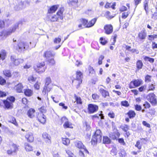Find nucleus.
Returning <instances> with one entry per match:
<instances>
[{"label": "nucleus", "instance_id": "nucleus-59", "mask_svg": "<svg viewBox=\"0 0 157 157\" xmlns=\"http://www.w3.org/2000/svg\"><path fill=\"white\" fill-rule=\"evenodd\" d=\"M135 109L138 111H140L142 109V108L140 105H135Z\"/></svg>", "mask_w": 157, "mask_h": 157}, {"label": "nucleus", "instance_id": "nucleus-17", "mask_svg": "<svg viewBox=\"0 0 157 157\" xmlns=\"http://www.w3.org/2000/svg\"><path fill=\"white\" fill-rule=\"evenodd\" d=\"M24 147L26 152H30L33 150V147L30 144L27 142L24 143Z\"/></svg>", "mask_w": 157, "mask_h": 157}, {"label": "nucleus", "instance_id": "nucleus-18", "mask_svg": "<svg viewBox=\"0 0 157 157\" xmlns=\"http://www.w3.org/2000/svg\"><path fill=\"white\" fill-rule=\"evenodd\" d=\"M82 76V74L81 71H77L76 81L78 82V83L79 84H80L82 82V80L81 79Z\"/></svg>", "mask_w": 157, "mask_h": 157}, {"label": "nucleus", "instance_id": "nucleus-25", "mask_svg": "<svg viewBox=\"0 0 157 157\" xmlns=\"http://www.w3.org/2000/svg\"><path fill=\"white\" fill-rule=\"evenodd\" d=\"M75 145L76 147L81 149L83 148H85V147L83 144L80 141H76L75 142Z\"/></svg>", "mask_w": 157, "mask_h": 157}, {"label": "nucleus", "instance_id": "nucleus-12", "mask_svg": "<svg viewBox=\"0 0 157 157\" xmlns=\"http://www.w3.org/2000/svg\"><path fill=\"white\" fill-rule=\"evenodd\" d=\"M98 109V106L92 104H89L88 105V110L89 113H93L97 111Z\"/></svg>", "mask_w": 157, "mask_h": 157}, {"label": "nucleus", "instance_id": "nucleus-27", "mask_svg": "<svg viewBox=\"0 0 157 157\" xmlns=\"http://www.w3.org/2000/svg\"><path fill=\"white\" fill-rule=\"evenodd\" d=\"M4 104L6 108L7 109L11 108L12 107V103L7 100L4 101Z\"/></svg>", "mask_w": 157, "mask_h": 157}, {"label": "nucleus", "instance_id": "nucleus-31", "mask_svg": "<svg viewBox=\"0 0 157 157\" xmlns=\"http://www.w3.org/2000/svg\"><path fill=\"white\" fill-rule=\"evenodd\" d=\"M102 111L100 112L99 113H97L92 116L93 118H97L98 119H104V116L103 114H102Z\"/></svg>", "mask_w": 157, "mask_h": 157}, {"label": "nucleus", "instance_id": "nucleus-8", "mask_svg": "<svg viewBox=\"0 0 157 157\" xmlns=\"http://www.w3.org/2000/svg\"><path fill=\"white\" fill-rule=\"evenodd\" d=\"M34 68L36 72L39 74L44 72L45 70L46 67L44 62L37 64L36 67H34Z\"/></svg>", "mask_w": 157, "mask_h": 157}, {"label": "nucleus", "instance_id": "nucleus-47", "mask_svg": "<svg viewBox=\"0 0 157 157\" xmlns=\"http://www.w3.org/2000/svg\"><path fill=\"white\" fill-rule=\"evenodd\" d=\"M75 98L77 104H82V102L81 99L80 97H78L76 95H75Z\"/></svg>", "mask_w": 157, "mask_h": 157}, {"label": "nucleus", "instance_id": "nucleus-40", "mask_svg": "<svg viewBox=\"0 0 157 157\" xmlns=\"http://www.w3.org/2000/svg\"><path fill=\"white\" fill-rule=\"evenodd\" d=\"M36 79V77H34L33 75L29 76L28 78V80L30 82H35Z\"/></svg>", "mask_w": 157, "mask_h": 157}, {"label": "nucleus", "instance_id": "nucleus-6", "mask_svg": "<svg viewBox=\"0 0 157 157\" xmlns=\"http://www.w3.org/2000/svg\"><path fill=\"white\" fill-rule=\"evenodd\" d=\"M45 85L42 91V93L44 95L46 94L47 93L49 92L52 89V88L49 86V85L51 82L50 78V77H47L45 78Z\"/></svg>", "mask_w": 157, "mask_h": 157}, {"label": "nucleus", "instance_id": "nucleus-43", "mask_svg": "<svg viewBox=\"0 0 157 157\" xmlns=\"http://www.w3.org/2000/svg\"><path fill=\"white\" fill-rule=\"evenodd\" d=\"M144 8L146 11V13L147 12V10L148 9V1L147 0H145L144 2Z\"/></svg>", "mask_w": 157, "mask_h": 157}, {"label": "nucleus", "instance_id": "nucleus-33", "mask_svg": "<svg viewBox=\"0 0 157 157\" xmlns=\"http://www.w3.org/2000/svg\"><path fill=\"white\" fill-rule=\"evenodd\" d=\"M78 2V0H68L67 3L70 6H74L76 5Z\"/></svg>", "mask_w": 157, "mask_h": 157}, {"label": "nucleus", "instance_id": "nucleus-5", "mask_svg": "<svg viewBox=\"0 0 157 157\" xmlns=\"http://www.w3.org/2000/svg\"><path fill=\"white\" fill-rule=\"evenodd\" d=\"M97 20V18H94L88 22L87 20L86 19L81 18L80 19V21L82 22L83 25L85 26V27L90 28L94 25L96 21Z\"/></svg>", "mask_w": 157, "mask_h": 157}, {"label": "nucleus", "instance_id": "nucleus-62", "mask_svg": "<svg viewBox=\"0 0 157 157\" xmlns=\"http://www.w3.org/2000/svg\"><path fill=\"white\" fill-rule=\"evenodd\" d=\"M119 142L122 145H125V143L124 141V140L123 138H120L118 140Z\"/></svg>", "mask_w": 157, "mask_h": 157}, {"label": "nucleus", "instance_id": "nucleus-11", "mask_svg": "<svg viewBox=\"0 0 157 157\" xmlns=\"http://www.w3.org/2000/svg\"><path fill=\"white\" fill-rule=\"evenodd\" d=\"M11 63L14 65L17 66L20 63H22L23 62V60L21 59H18L16 56L14 55H12L10 58Z\"/></svg>", "mask_w": 157, "mask_h": 157}, {"label": "nucleus", "instance_id": "nucleus-48", "mask_svg": "<svg viewBox=\"0 0 157 157\" xmlns=\"http://www.w3.org/2000/svg\"><path fill=\"white\" fill-rule=\"evenodd\" d=\"M105 15L106 17L108 19H111L113 17L110 16V13L109 11L105 12Z\"/></svg>", "mask_w": 157, "mask_h": 157}, {"label": "nucleus", "instance_id": "nucleus-37", "mask_svg": "<svg viewBox=\"0 0 157 157\" xmlns=\"http://www.w3.org/2000/svg\"><path fill=\"white\" fill-rule=\"evenodd\" d=\"M128 116L130 118H133L136 115V113L133 111H129L128 113Z\"/></svg>", "mask_w": 157, "mask_h": 157}, {"label": "nucleus", "instance_id": "nucleus-52", "mask_svg": "<svg viewBox=\"0 0 157 157\" xmlns=\"http://www.w3.org/2000/svg\"><path fill=\"white\" fill-rule=\"evenodd\" d=\"M130 12H124L122 14V18L123 19H125L128 16Z\"/></svg>", "mask_w": 157, "mask_h": 157}, {"label": "nucleus", "instance_id": "nucleus-29", "mask_svg": "<svg viewBox=\"0 0 157 157\" xmlns=\"http://www.w3.org/2000/svg\"><path fill=\"white\" fill-rule=\"evenodd\" d=\"M84 153H88L89 152L86 148L81 149L79 151V155L81 157H85Z\"/></svg>", "mask_w": 157, "mask_h": 157}, {"label": "nucleus", "instance_id": "nucleus-39", "mask_svg": "<svg viewBox=\"0 0 157 157\" xmlns=\"http://www.w3.org/2000/svg\"><path fill=\"white\" fill-rule=\"evenodd\" d=\"M6 20H5L0 19V29H2L4 28L5 25V22L7 21Z\"/></svg>", "mask_w": 157, "mask_h": 157}, {"label": "nucleus", "instance_id": "nucleus-3", "mask_svg": "<svg viewBox=\"0 0 157 157\" xmlns=\"http://www.w3.org/2000/svg\"><path fill=\"white\" fill-rule=\"evenodd\" d=\"M63 8H61L59 10L56 15H48V19L52 21H56L59 19L62 20L63 19Z\"/></svg>", "mask_w": 157, "mask_h": 157}, {"label": "nucleus", "instance_id": "nucleus-46", "mask_svg": "<svg viewBox=\"0 0 157 157\" xmlns=\"http://www.w3.org/2000/svg\"><path fill=\"white\" fill-rule=\"evenodd\" d=\"M4 74V75L8 77H10L11 76V74L10 72V71L9 70H5L3 71Z\"/></svg>", "mask_w": 157, "mask_h": 157}, {"label": "nucleus", "instance_id": "nucleus-15", "mask_svg": "<svg viewBox=\"0 0 157 157\" xmlns=\"http://www.w3.org/2000/svg\"><path fill=\"white\" fill-rule=\"evenodd\" d=\"M25 138L29 142L32 143L34 141L33 134L32 132H28L27 133L25 136Z\"/></svg>", "mask_w": 157, "mask_h": 157}, {"label": "nucleus", "instance_id": "nucleus-23", "mask_svg": "<svg viewBox=\"0 0 157 157\" xmlns=\"http://www.w3.org/2000/svg\"><path fill=\"white\" fill-rule=\"evenodd\" d=\"M99 92L104 98H105L109 96V92L102 88L100 89Z\"/></svg>", "mask_w": 157, "mask_h": 157}, {"label": "nucleus", "instance_id": "nucleus-2", "mask_svg": "<svg viewBox=\"0 0 157 157\" xmlns=\"http://www.w3.org/2000/svg\"><path fill=\"white\" fill-rule=\"evenodd\" d=\"M18 27V24L17 23L12 28H10L9 29L7 30H3L0 32V37L2 39H5L8 36L14 32Z\"/></svg>", "mask_w": 157, "mask_h": 157}, {"label": "nucleus", "instance_id": "nucleus-50", "mask_svg": "<svg viewBox=\"0 0 157 157\" xmlns=\"http://www.w3.org/2000/svg\"><path fill=\"white\" fill-rule=\"evenodd\" d=\"M121 128L125 132H127L129 129L128 126L126 124L122 126Z\"/></svg>", "mask_w": 157, "mask_h": 157}, {"label": "nucleus", "instance_id": "nucleus-30", "mask_svg": "<svg viewBox=\"0 0 157 157\" xmlns=\"http://www.w3.org/2000/svg\"><path fill=\"white\" fill-rule=\"evenodd\" d=\"M143 63L141 60H138L137 61L136 63V68L138 69H141L142 68L143 66Z\"/></svg>", "mask_w": 157, "mask_h": 157}, {"label": "nucleus", "instance_id": "nucleus-63", "mask_svg": "<svg viewBox=\"0 0 157 157\" xmlns=\"http://www.w3.org/2000/svg\"><path fill=\"white\" fill-rule=\"evenodd\" d=\"M93 98L94 100H97L99 98V96L96 94H94L92 95Z\"/></svg>", "mask_w": 157, "mask_h": 157}, {"label": "nucleus", "instance_id": "nucleus-24", "mask_svg": "<svg viewBox=\"0 0 157 157\" xmlns=\"http://www.w3.org/2000/svg\"><path fill=\"white\" fill-rule=\"evenodd\" d=\"M146 33L144 31H141L138 34V36L140 40H144L146 36Z\"/></svg>", "mask_w": 157, "mask_h": 157}, {"label": "nucleus", "instance_id": "nucleus-7", "mask_svg": "<svg viewBox=\"0 0 157 157\" xmlns=\"http://www.w3.org/2000/svg\"><path fill=\"white\" fill-rule=\"evenodd\" d=\"M147 100L153 106H155L157 105V101L156 96L155 94L151 93L149 94L147 96Z\"/></svg>", "mask_w": 157, "mask_h": 157}, {"label": "nucleus", "instance_id": "nucleus-64", "mask_svg": "<svg viewBox=\"0 0 157 157\" xmlns=\"http://www.w3.org/2000/svg\"><path fill=\"white\" fill-rule=\"evenodd\" d=\"M6 82V80L2 77L0 76V84L1 85H4Z\"/></svg>", "mask_w": 157, "mask_h": 157}, {"label": "nucleus", "instance_id": "nucleus-1", "mask_svg": "<svg viewBox=\"0 0 157 157\" xmlns=\"http://www.w3.org/2000/svg\"><path fill=\"white\" fill-rule=\"evenodd\" d=\"M36 46V44H33L31 45V42H27L26 41H21L19 42L16 48V49L19 52L24 51L29 49H31L34 47Z\"/></svg>", "mask_w": 157, "mask_h": 157}, {"label": "nucleus", "instance_id": "nucleus-20", "mask_svg": "<svg viewBox=\"0 0 157 157\" xmlns=\"http://www.w3.org/2000/svg\"><path fill=\"white\" fill-rule=\"evenodd\" d=\"M35 110L33 109H30L27 112V115L30 118H33L35 116Z\"/></svg>", "mask_w": 157, "mask_h": 157}, {"label": "nucleus", "instance_id": "nucleus-4", "mask_svg": "<svg viewBox=\"0 0 157 157\" xmlns=\"http://www.w3.org/2000/svg\"><path fill=\"white\" fill-rule=\"evenodd\" d=\"M102 140V133L100 130H97L93 135L91 140V143L93 145L97 143L101 142Z\"/></svg>", "mask_w": 157, "mask_h": 157}, {"label": "nucleus", "instance_id": "nucleus-36", "mask_svg": "<svg viewBox=\"0 0 157 157\" xmlns=\"http://www.w3.org/2000/svg\"><path fill=\"white\" fill-rule=\"evenodd\" d=\"M103 143L106 144H109L111 142L110 140L106 136H104L103 137Z\"/></svg>", "mask_w": 157, "mask_h": 157}, {"label": "nucleus", "instance_id": "nucleus-34", "mask_svg": "<svg viewBox=\"0 0 157 157\" xmlns=\"http://www.w3.org/2000/svg\"><path fill=\"white\" fill-rule=\"evenodd\" d=\"M62 141L63 144L66 146H67L70 142L69 139L67 138H62Z\"/></svg>", "mask_w": 157, "mask_h": 157}, {"label": "nucleus", "instance_id": "nucleus-60", "mask_svg": "<svg viewBox=\"0 0 157 157\" xmlns=\"http://www.w3.org/2000/svg\"><path fill=\"white\" fill-rule=\"evenodd\" d=\"M127 8L124 6H121L119 9V10L121 12H123L127 10Z\"/></svg>", "mask_w": 157, "mask_h": 157}, {"label": "nucleus", "instance_id": "nucleus-42", "mask_svg": "<svg viewBox=\"0 0 157 157\" xmlns=\"http://www.w3.org/2000/svg\"><path fill=\"white\" fill-rule=\"evenodd\" d=\"M147 91H153L155 89V86L153 84H149L148 86Z\"/></svg>", "mask_w": 157, "mask_h": 157}, {"label": "nucleus", "instance_id": "nucleus-53", "mask_svg": "<svg viewBox=\"0 0 157 157\" xmlns=\"http://www.w3.org/2000/svg\"><path fill=\"white\" fill-rule=\"evenodd\" d=\"M108 116L111 118H114L115 117V115L113 111H110L108 114Z\"/></svg>", "mask_w": 157, "mask_h": 157}, {"label": "nucleus", "instance_id": "nucleus-28", "mask_svg": "<svg viewBox=\"0 0 157 157\" xmlns=\"http://www.w3.org/2000/svg\"><path fill=\"white\" fill-rule=\"evenodd\" d=\"M24 93L26 96L30 97L33 95V90L30 89H27L24 90Z\"/></svg>", "mask_w": 157, "mask_h": 157}, {"label": "nucleus", "instance_id": "nucleus-44", "mask_svg": "<svg viewBox=\"0 0 157 157\" xmlns=\"http://www.w3.org/2000/svg\"><path fill=\"white\" fill-rule=\"evenodd\" d=\"M100 42L103 45H105L107 42V41L105 38L102 37H101L100 39Z\"/></svg>", "mask_w": 157, "mask_h": 157}, {"label": "nucleus", "instance_id": "nucleus-21", "mask_svg": "<svg viewBox=\"0 0 157 157\" xmlns=\"http://www.w3.org/2000/svg\"><path fill=\"white\" fill-rule=\"evenodd\" d=\"M44 139H46V143L50 144L51 143V137L46 132L42 134Z\"/></svg>", "mask_w": 157, "mask_h": 157}, {"label": "nucleus", "instance_id": "nucleus-56", "mask_svg": "<svg viewBox=\"0 0 157 157\" xmlns=\"http://www.w3.org/2000/svg\"><path fill=\"white\" fill-rule=\"evenodd\" d=\"M143 106L146 109H148L151 107L150 104L147 101H145L143 104Z\"/></svg>", "mask_w": 157, "mask_h": 157}, {"label": "nucleus", "instance_id": "nucleus-61", "mask_svg": "<svg viewBox=\"0 0 157 157\" xmlns=\"http://www.w3.org/2000/svg\"><path fill=\"white\" fill-rule=\"evenodd\" d=\"M61 38L58 37L55 38L54 40V42L55 43L58 44L61 41Z\"/></svg>", "mask_w": 157, "mask_h": 157}, {"label": "nucleus", "instance_id": "nucleus-49", "mask_svg": "<svg viewBox=\"0 0 157 157\" xmlns=\"http://www.w3.org/2000/svg\"><path fill=\"white\" fill-rule=\"evenodd\" d=\"M69 157H75V155L70 150L66 151Z\"/></svg>", "mask_w": 157, "mask_h": 157}, {"label": "nucleus", "instance_id": "nucleus-32", "mask_svg": "<svg viewBox=\"0 0 157 157\" xmlns=\"http://www.w3.org/2000/svg\"><path fill=\"white\" fill-rule=\"evenodd\" d=\"M54 55V54L52 53L50 51H46L44 53V56L47 59L53 56Z\"/></svg>", "mask_w": 157, "mask_h": 157}, {"label": "nucleus", "instance_id": "nucleus-26", "mask_svg": "<svg viewBox=\"0 0 157 157\" xmlns=\"http://www.w3.org/2000/svg\"><path fill=\"white\" fill-rule=\"evenodd\" d=\"M6 52L4 50H2L0 52V59L3 60L6 58Z\"/></svg>", "mask_w": 157, "mask_h": 157}, {"label": "nucleus", "instance_id": "nucleus-14", "mask_svg": "<svg viewBox=\"0 0 157 157\" xmlns=\"http://www.w3.org/2000/svg\"><path fill=\"white\" fill-rule=\"evenodd\" d=\"M105 33L107 34H111L113 31V27L111 25H107L104 27Z\"/></svg>", "mask_w": 157, "mask_h": 157}, {"label": "nucleus", "instance_id": "nucleus-16", "mask_svg": "<svg viewBox=\"0 0 157 157\" xmlns=\"http://www.w3.org/2000/svg\"><path fill=\"white\" fill-rule=\"evenodd\" d=\"M37 118L38 121L43 124H44L46 121V117L44 114L42 113L39 114L37 117Z\"/></svg>", "mask_w": 157, "mask_h": 157}, {"label": "nucleus", "instance_id": "nucleus-35", "mask_svg": "<svg viewBox=\"0 0 157 157\" xmlns=\"http://www.w3.org/2000/svg\"><path fill=\"white\" fill-rule=\"evenodd\" d=\"M145 61H149L151 63H153L154 61V59L153 58L145 56L144 58Z\"/></svg>", "mask_w": 157, "mask_h": 157}, {"label": "nucleus", "instance_id": "nucleus-45", "mask_svg": "<svg viewBox=\"0 0 157 157\" xmlns=\"http://www.w3.org/2000/svg\"><path fill=\"white\" fill-rule=\"evenodd\" d=\"M151 76L147 75L145 77V81L146 82H149L151 81Z\"/></svg>", "mask_w": 157, "mask_h": 157}, {"label": "nucleus", "instance_id": "nucleus-9", "mask_svg": "<svg viewBox=\"0 0 157 157\" xmlns=\"http://www.w3.org/2000/svg\"><path fill=\"white\" fill-rule=\"evenodd\" d=\"M60 121H61L60 124H62L63 123H64L63 127L64 128H73L72 124L69 121L68 119L66 117H62Z\"/></svg>", "mask_w": 157, "mask_h": 157}, {"label": "nucleus", "instance_id": "nucleus-22", "mask_svg": "<svg viewBox=\"0 0 157 157\" xmlns=\"http://www.w3.org/2000/svg\"><path fill=\"white\" fill-rule=\"evenodd\" d=\"M58 7L59 6L58 5H55L52 6L48 10V13H55L58 9Z\"/></svg>", "mask_w": 157, "mask_h": 157}, {"label": "nucleus", "instance_id": "nucleus-57", "mask_svg": "<svg viewBox=\"0 0 157 157\" xmlns=\"http://www.w3.org/2000/svg\"><path fill=\"white\" fill-rule=\"evenodd\" d=\"M6 100L8 101H10V102H11V103H12L13 102H14L15 98L14 97L11 96L10 97L6 99Z\"/></svg>", "mask_w": 157, "mask_h": 157}, {"label": "nucleus", "instance_id": "nucleus-19", "mask_svg": "<svg viewBox=\"0 0 157 157\" xmlns=\"http://www.w3.org/2000/svg\"><path fill=\"white\" fill-rule=\"evenodd\" d=\"M23 88L22 84L20 83L15 86L14 89L17 92L20 93L22 92V90Z\"/></svg>", "mask_w": 157, "mask_h": 157}, {"label": "nucleus", "instance_id": "nucleus-38", "mask_svg": "<svg viewBox=\"0 0 157 157\" xmlns=\"http://www.w3.org/2000/svg\"><path fill=\"white\" fill-rule=\"evenodd\" d=\"M18 146L15 144H12L11 148L13 149L14 153H16L18 150Z\"/></svg>", "mask_w": 157, "mask_h": 157}, {"label": "nucleus", "instance_id": "nucleus-10", "mask_svg": "<svg viewBox=\"0 0 157 157\" xmlns=\"http://www.w3.org/2000/svg\"><path fill=\"white\" fill-rule=\"evenodd\" d=\"M143 81L141 79H136L132 81L129 85V87L130 88H134L138 87L142 84Z\"/></svg>", "mask_w": 157, "mask_h": 157}, {"label": "nucleus", "instance_id": "nucleus-13", "mask_svg": "<svg viewBox=\"0 0 157 157\" xmlns=\"http://www.w3.org/2000/svg\"><path fill=\"white\" fill-rule=\"evenodd\" d=\"M25 2H22L21 1H19L18 3L14 7L15 10L19 11L22 10L26 7Z\"/></svg>", "mask_w": 157, "mask_h": 157}, {"label": "nucleus", "instance_id": "nucleus-58", "mask_svg": "<svg viewBox=\"0 0 157 157\" xmlns=\"http://www.w3.org/2000/svg\"><path fill=\"white\" fill-rule=\"evenodd\" d=\"M80 19L78 21V30L80 29L83 28L82 26V22H80Z\"/></svg>", "mask_w": 157, "mask_h": 157}, {"label": "nucleus", "instance_id": "nucleus-41", "mask_svg": "<svg viewBox=\"0 0 157 157\" xmlns=\"http://www.w3.org/2000/svg\"><path fill=\"white\" fill-rule=\"evenodd\" d=\"M157 38V34H153L152 35H149L148 36V39L149 40H152L155 39Z\"/></svg>", "mask_w": 157, "mask_h": 157}, {"label": "nucleus", "instance_id": "nucleus-54", "mask_svg": "<svg viewBox=\"0 0 157 157\" xmlns=\"http://www.w3.org/2000/svg\"><path fill=\"white\" fill-rule=\"evenodd\" d=\"M40 82L37 81L34 85V87L36 90H38L40 88Z\"/></svg>", "mask_w": 157, "mask_h": 157}, {"label": "nucleus", "instance_id": "nucleus-51", "mask_svg": "<svg viewBox=\"0 0 157 157\" xmlns=\"http://www.w3.org/2000/svg\"><path fill=\"white\" fill-rule=\"evenodd\" d=\"M121 104L122 105L126 107L129 106V104L128 101H122L121 102Z\"/></svg>", "mask_w": 157, "mask_h": 157}, {"label": "nucleus", "instance_id": "nucleus-55", "mask_svg": "<svg viewBox=\"0 0 157 157\" xmlns=\"http://www.w3.org/2000/svg\"><path fill=\"white\" fill-rule=\"evenodd\" d=\"M39 111L41 112V113L43 114L45 113L46 111V109L45 107L44 106L41 107L39 109Z\"/></svg>", "mask_w": 157, "mask_h": 157}]
</instances>
